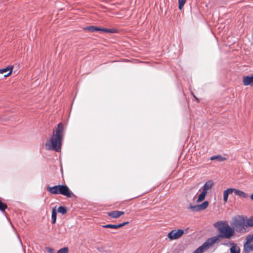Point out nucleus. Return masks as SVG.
Listing matches in <instances>:
<instances>
[{
	"instance_id": "7ed1b4c3",
	"label": "nucleus",
	"mask_w": 253,
	"mask_h": 253,
	"mask_svg": "<svg viewBox=\"0 0 253 253\" xmlns=\"http://www.w3.org/2000/svg\"><path fill=\"white\" fill-rule=\"evenodd\" d=\"M231 225L234 230L237 232L243 233L245 232L247 227L245 220V217H241L240 218L234 219Z\"/></svg>"
},
{
	"instance_id": "0eeeda50",
	"label": "nucleus",
	"mask_w": 253,
	"mask_h": 253,
	"mask_svg": "<svg viewBox=\"0 0 253 253\" xmlns=\"http://www.w3.org/2000/svg\"><path fill=\"white\" fill-rule=\"evenodd\" d=\"M59 194L65 196L67 197H71L72 193L70 191L68 187L65 185H59Z\"/></svg>"
},
{
	"instance_id": "4be33fe9",
	"label": "nucleus",
	"mask_w": 253,
	"mask_h": 253,
	"mask_svg": "<svg viewBox=\"0 0 253 253\" xmlns=\"http://www.w3.org/2000/svg\"><path fill=\"white\" fill-rule=\"evenodd\" d=\"M102 227L104 228H112V229H118L119 226L118 224L114 225V224H106L104 225H102Z\"/></svg>"
},
{
	"instance_id": "5701e85b",
	"label": "nucleus",
	"mask_w": 253,
	"mask_h": 253,
	"mask_svg": "<svg viewBox=\"0 0 253 253\" xmlns=\"http://www.w3.org/2000/svg\"><path fill=\"white\" fill-rule=\"evenodd\" d=\"M58 212H59L62 214H64L67 212V211L65 207H63V206H60L58 208Z\"/></svg>"
},
{
	"instance_id": "393cba45",
	"label": "nucleus",
	"mask_w": 253,
	"mask_h": 253,
	"mask_svg": "<svg viewBox=\"0 0 253 253\" xmlns=\"http://www.w3.org/2000/svg\"><path fill=\"white\" fill-rule=\"evenodd\" d=\"M7 208L6 205L0 200V211H3Z\"/></svg>"
},
{
	"instance_id": "9d476101",
	"label": "nucleus",
	"mask_w": 253,
	"mask_h": 253,
	"mask_svg": "<svg viewBox=\"0 0 253 253\" xmlns=\"http://www.w3.org/2000/svg\"><path fill=\"white\" fill-rule=\"evenodd\" d=\"M243 84L245 85L253 84V75L251 76H246L243 78Z\"/></svg>"
},
{
	"instance_id": "f03ea898",
	"label": "nucleus",
	"mask_w": 253,
	"mask_h": 253,
	"mask_svg": "<svg viewBox=\"0 0 253 253\" xmlns=\"http://www.w3.org/2000/svg\"><path fill=\"white\" fill-rule=\"evenodd\" d=\"M219 234L211 237L214 243H217L222 239H230L234 234V230L227 222L219 221L214 224Z\"/></svg>"
},
{
	"instance_id": "dca6fc26",
	"label": "nucleus",
	"mask_w": 253,
	"mask_h": 253,
	"mask_svg": "<svg viewBox=\"0 0 253 253\" xmlns=\"http://www.w3.org/2000/svg\"><path fill=\"white\" fill-rule=\"evenodd\" d=\"M232 244L233 246L230 248V253H240V250L239 248L234 243Z\"/></svg>"
},
{
	"instance_id": "423d86ee",
	"label": "nucleus",
	"mask_w": 253,
	"mask_h": 253,
	"mask_svg": "<svg viewBox=\"0 0 253 253\" xmlns=\"http://www.w3.org/2000/svg\"><path fill=\"white\" fill-rule=\"evenodd\" d=\"M183 234L184 231L182 229L173 230L168 234V237L171 240H175L180 238Z\"/></svg>"
},
{
	"instance_id": "c85d7f7f",
	"label": "nucleus",
	"mask_w": 253,
	"mask_h": 253,
	"mask_svg": "<svg viewBox=\"0 0 253 253\" xmlns=\"http://www.w3.org/2000/svg\"><path fill=\"white\" fill-rule=\"evenodd\" d=\"M129 223L128 222H123V223H120V224H118V226H119V228H121L126 225H127Z\"/></svg>"
},
{
	"instance_id": "39448f33",
	"label": "nucleus",
	"mask_w": 253,
	"mask_h": 253,
	"mask_svg": "<svg viewBox=\"0 0 253 253\" xmlns=\"http://www.w3.org/2000/svg\"><path fill=\"white\" fill-rule=\"evenodd\" d=\"M245 253L253 251V234L247 237V242L244 245Z\"/></svg>"
},
{
	"instance_id": "c756f323",
	"label": "nucleus",
	"mask_w": 253,
	"mask_h": 253,
	"mask_svg": "<svg viewBox=\"0 0 253 253\" xmlns=\"http://www.w3.org/2000/svg\"><path fill=\"white\" fill-rule=\"evenodd\" d=\"M251 198L253 201V194L251 195Z\"/></svg>"
},
{
	"instance_id": "f8f14e48",
	"label": "nucleus",
	"mask_w": 253,
	"mask_h": 253,
	"mask_svg": "<svg viewBox=\"0 0 253 253\" xmlns=\"http://www.w3.org/2000/svg\"><path fill=\"white\" fill-rule=\"evenodd\" d=\"M213 185V182L211 180H209L206 182L204 185L203 191L207 193L208 190L210 189Z\"/></svg>"
},
{
	"instance_id": "1a4fd4ad",
	"label": "nucleus",
	"mask_w": 253,
	"mask_h": 253,
	"mask_svg": "<svg viewBox=\"0 0 253 253\" xmlns=\"http://www.w3.org/2000/svg\"><path fill=\"white\" fill-rule=\"evenodd\" d=\"M232 191L233 193L234 192L236 195L239 196L240 197L242 198L246 199L249 197V195L247 193H246L244 192L241 191L240 190L232 188Z\"/></svg>"
},
{
	"instance_id": "a211bd4d",
	"label": "nucleus",
	"mask_w": 253,
	"mask_h": 253,
	"mask_svg": "<svg viewBox=\"0 0 253 253\" xmlns=\"http://www.w3.org/2000/svg\"><path fill=\"white\" fill-rule=\"evenodd\" d=\"M210 159L212 161L217 160V161L221 162L226 160V158L221 156V155H215L211 157Z\"/></svg>"
},
{
	"instance_id": "b1692460",
	"label": "nucleus",
	"mask_w": 253,
	"mask_h": 253,
	"mask_svg": "<svg viewBox=\"0 0 253 253\" xmlns=\"http://www.w3.org/2000/svg\"><path fill=\"white\" fill-rule=\"evenodd\" d=\"M186 0H178V8L181 10L185 4Z\"/></svg>"
},
{
	"instance_id": "cd10ccee",
	"label": "nucleus",
	"mask_w": 253,
	"mask_h": 253,
	"mask_svg": "<svg viewBox=\"0 0 253 253\" xmlns=\"http://www.w3.org/2000/svg\"><path fill=\"white\" fill-rule=\"evenodd\" d=\"M46 251L48 253H55L54 250L49 247L46 248Z\"/></svg>"
},
{
	"instance_id": "2eb2a0df",
	"label": "nucleus",
	"mask_w": 253,
	"mask_h": 253,
	"mask_svg": "<svg viewBox=\"0 0 253 253\" xmlns=\"http://www.w3.org/2000/svg\"><path fill=\"white\" fill-rule=\"evenodd\" d=\"M13 67L9 66L8 67H6L4 69H1L0 70V73L3 74L4 73L6 72L7 71H9V72L6 74L4 75V77H7L9 76L12 73Z\"/></svg>"
},
{
	"instance_id": "4468645a",
	"label": "nucleus",
	"mask_w": 253,
	"mask_h": 253,
	"mask_svg": "<svg viewBox=\"0 0 253 253\" xmlns=\"http://www.w3.org/2000/svg\"><path fill=\"white\" fill-rule=\"evenodd\" d=\"M233 193L232 188H228L223 192V201L225 203L227 201L229 195Z\"/></svg>"
},
{
	"instance_id": "412c9836",
	"label": "nucleus",
	"mask_w": 253,
	"mask_h": 253,
	"mask_svg": "<svg viewBox=\"0 0 253 253\" xmlns=\"http://www.w3.org/2000/svg\"><path fill=\"white\" fill-rule=\"evenodd\" d=\"M207 194V193L206 192L202 191V192L200 193V194L199 195V196L198 197V198L197 200V202L199 203V202L203 201L205 199V196Z\"/></svg>"
},
{
	"instance_id": "20e7f679",
	"label": "nucleus",
	"mask_w": 253,
	"mask_h": 253,
	"mask_svg": "<svg viewBox=\"0 0 253 253\" xmlns=\"http://www.w3.org/2000/svg\"><path fill=\"white\" fill-rule=\"evenodd\" d=\"M215 244L211 238H209L200 247L197 248L193 253H203L205 251L209 249L210 248Z\"/></svg>"
},
{
	"instance_id": "a878e982",
	"label": "nucleus",
	"mask_w": 253,
	"mask_h": 253,
	"mask_svg": "<svg viewBox=\"0 0 253 253\" xmlns=\"http://www.w3.org/2000/svg\"><path fill=\"white\" fill-rule=\"evenodd\" d=\"M68 248H63L60 249L57 253H68Z\"/></svg>"
},
{
	"instance_id": "9b49d317",
	"label": "nucleus",
	"mask_w": 253,
	"mask_h": 253,
	"mask_svg": "<svg viewBox=\"0 0 253 253\" xmlns=\"http://www.w3.org/2000/svg\"><path fill=\"white\" fill-rule=\"evenodd\" d=\"M107 214L109 216H111L113 218H117L119 217L121 215L124 214V212L122 211H114L111 212H108Z\"/></svg>"
},
{
	"instance_id": "7c9ffc66",
	"label": "nucleus",
	"mask_w": 253,
	"mask_h": 253,
	"mask_svg": "<svg viewBox=\"0 0 253 253\" xmlns=\"http://www.w3.org/2000/svg\"><path fill=\"white\" fill-rule=\"evenodd\" d=\"M193 96L196 100H198V98L194 95H193Z\"/></svg>"
},
{
	"instance_id": "bb28decb",
	"label": "nucleus",
	"mask_w": 253,
	"mask_h": 253,
	"mask_svg": "<svg viewBox=\"0 0 253 253\" xmlns=\"http://www.w3.org/2000/svg\"><path fill=\"white\" fill-rule=\"evenodd\" d=\"M102 31L105 33H112V31L111 29H106V28H100V31Z\"/></svg>"
},
{
	"instance_id": "6ab92c4d",
	"label": "nucleus",
	"mask_w": 253,
	"mask_h": 253,
	"mask_svg": "<svg viewBox=\"0 0 253 253\" xmlns=\"http://www.w3.org/2000/svg\"><path fill=\"white\" fill-rule=\"evenodd\" d=\"M245 217V220L246 221L247 227L253 226V216L249 218H247L246 217Z\"/></svg>"
},
{
	"instance_id": "f3484780",
	"label": "nucleus",
	"mask_w": 253,
	"mask_h": 253,
	"mask_svg": "<svg viewBox=\"0 0 253 253\" xmlns=\"http://www.w3.org/2000/svg\"><path fill=\"white\" fill-rule=\"evenodd\" d=\"M85 30H87L88 31L93 32H96V31H100V28L98 27L95 26H88L84 28Z\"/></svg>"
},
{
	"instance_id": "f257e3e1",
	"label": "nucleus",
	"mask_w": 253,
	"mask_h": 253,
	"mask_svg": "<svg viewBox=\"0 0 253 253\" xmlns=\"http://www.w3.org/2000/svg\"><path fill=\"white\" fill-rule=\"evenodd\" d=\"M64 134V125L62 123H60L53 128L51 136L46 141L45 144V149L59 152Z\"/></svg>"
},
{
	"instance_id": "6e6552de",
	"label": "nucleus",
	"mask_w": 253,
	"mask_h": 253,
	"mask_svg": "<svg viewBox=\"0 0 253 253\" xmlns=\"http://www.w3.org/2000/svg\"><path fill=\"white\" fill-rule=\"evenodd\" d=\"M209 205L208 201H204L202 204L195 206H190L189 209L194 211H199L205 210Z\"/></svg>"
},
{
	"instance_id": "aec40b11",
	"label": "nucleus",
	"mask_w": 253,
	"mask_h": 253,
	"mask_svg": "<svg viewBox=\"0 0 253 253\" xmlns=\"http://www.w3.org/2000/svg\"><path fill=\"white\" fill-rule=\"evenodd\" d=\"M56 208H54L52 211V215H51V220L52 223L54 224L56 222Z\"/></svg>"
},
{
	"instance_id": "ddd939ff",
	"label": "nucleus",
	"mask_w": 253,
	"mask_h": 253,
	"mask_svg": "<svg viewBox=\"0 0 253 253\" xmlns=\"http://www.w3.org/2000/svg\"><path fill=\"white\" fill-rule=\"evenodd\" d=\"M59 185H55L53 187H49L48 186L47 187V190L48 191H49L50 193L52 194H59Z\"/></svg>"
}]
</instances>
